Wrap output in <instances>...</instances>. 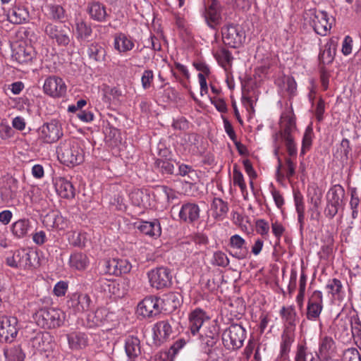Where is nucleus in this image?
Instances as JSON below:
<instances>
[{"mask_svg": "<svg viewBox=\"0 0 361 361\" xmlns=\"http://www.w3.org/2000/svg\"><path fill=\"white\" fill-rule=\"evenodd\" d=\"M279 132L273 135L274 154L278 158L279 165L276 172L279 174L282 167L281 159L279 157V152L281 148L278 140L281 139L284 142L287 152L290 157H296L298 153L297 144L295 141L293 133L297 130L295 116L291 106L286 107L282 112L279 121Z\"/></svg>", "mask_w": 361, "mask_h": 361, "instance_id": "f257e3e1", "label": "nucleus"}, {"mask_svg": "<svg viewBox=\"0 0 361 361\" xmlns=\"http://www.w3.org/2000/svg\"><path fill=\"white\" fill-rule=\"evenodd\" d=\"M32 317L38 326L45 329H51L60 327L63 324L66 314L58 308L44 307L36 311Z\"/></svg>", "mask_w": 361, "mask_h": 361, "instance_id": "f03ea898", "label": "nucleus"}, {"mask_svg": "<svg viewBox=\"0 0 361 361\" xmlns=\"http://www.w3.org/2000/svg\"><path fill=\"white\" fill-rule=\"evenodd\" d=\"M305 18L313 27L315 32L321 36H326L331 29L334 19L326 11L310 9L305 13Z\"/></svg>", "mask_w": 361, "mask_h": 361, "instance_id": "7ed1b4c3", "label": "nucleus"}, {"mask_svg": "<svg viewBox=\"0 0 361 361\" xmlns=\"http://www.w3.org/2000/svg\"><path fill=\"white\" fill-rule=\"evenodd\" d=\"M56 152L59 159L67 166L77 165L83 161L82 149L76 141H65L59 145Z\"/></svg>", "mask_w": 361, "mask_h": 361, "instance_id": "20e7f679", "label": "nucleus"}, {"mask_svg": "<svg viewBox=\"0 0 361 361\" xmlns=\"http://www.w3.org/2000/svg\"><path fill=\"white\" fill-rule=\"evenodd\" d=\"M246 338V331L240 324H233L226 328L221 334L222 342L228 350L240 348Z\"/></svg>", "mask_w": 361, "mask_h": 361, "instance_id": "39448f33", "label": "nucleus"}, {"mask_svg": "<svg viewBox=\"0 0 361 361\" xmlns=\"http://www.w3.org/2000/svg\"><path fill=\"white\" fill-rule=\"evenodd\" d=\"M345 189L340 184L331 186L326 194V205L324 214L326 217L332 219L338 213L345 197Z\"/></svg>", "mask_w": 361, "mask_h": 361, "instance_id": "423d86ee", "label": "nucleus"}, {"mask_svg": "<svg viewBox=\"0 0 361 361\" xmlns=\"http://www.w3.org/2000/svg\"><path fill=\"white\" fill-rule=\"evenodd\" d=\"M221 35L224 43L232 48L240 47L245 40V31L238 25H224L221 29Z\"/></svg>", "mask_w": 361, "mask_h": 361, "instance_id": "0eeeda50", "label": "nucleus"}, {"mask_svg": "<svg viewBox=\"0 0 361 361\" xmlns=\"http://www.w3.org/2000/svg\"><path fill=\"white\" fill-rule=\"evenodd\" d=\"M149 284L157 289L169 288L172 284V274L169 269L161 267L147 273Z\"/></svg>", "mask_w": 361, "mask_h": 361, "instance_id": "6e6552de", "label": "nucleus"}, {"mask_svg": "<svg viewBox=\"0 0 361 361\" xmlns=\"http://www.w3.org/2000/svg\"><path fill=\"white\" fill-rule=\"evenodd\" d=\"M43 92L52 98H61L66 95L67 86L64 80L56 75L47 77L43 84Z\"/></svg>", "mask_w": 361, "mask_h": 361, "instance_id": "1a4fd4ad", "label": "nucleus"}, {"mask_svg": "<svg viewBox=\"0 0 361 361\" xmlns=\"http://www.w3.org/2000/svg\"><path fill=\"white\" fill-rule=\"evenodd\" d=\"M63 136L61 123L56 120H52L42 126L39 130V139L46 143L56 142Z\"/></svg>", "mask_w": 361, "mask_h": 361, "instance_id": "9d476101", "label": "nucleus"}, {"mask_svg": "<svg viewBox=\"0 0 361 361\" xmlns=\"http://www.w3.org/2000/svg\"><path fill=\"white\" fill-rule=\"evenodd\" d=\"M18 331V319L15 317H0V341L11 343L16 337Z\"/></svg>", "mask_w": 361, "mask_h": 361, "instance_id": "9b49d317", "label": "nucleus"}, {"mask_svg": "<svg viewBox=\"0 0 361 361\" xmlns=\"http://www.w3.org/2000/svg\"><path fill=\"white\" fill-rule=\"evenodd\" d=\"M116 319L115 312L104 307H98L94 312L89 313L87 317L90 327L101 326Z\"/></svg>", "mask_w": 361, "mask_h": 361, "instance_id": "f8f14e48", "label": "nucleus"}, {"mask_svg": "<svg viewBox=\"0 0 361 361\" xmlns=\"http://www.w3.org/2000/svg\"><path fill=\"white\" fill-rule=\"evenodd\" d=\"M323 293L316 290L312 292L308 299L307 305L306 317L310 321H317L323 310L324 307Z\"/></svg>", "mask_w": 361, "mask_h": 361, "instance_id": "ddd939ff", "label": "nucleus"}, {"mask_svg": "<svg viewBox=\"0 0 361 361\" xmlns=\"http://www.w3.org/2000/svg\"><path fill=\"white\" fill-rule=\"evenodd\" d=\"M18 181L17 179L9 177L0 188V197L3 203L11 205L17 197L18 192Z\"/></svg>", "mask_w": 361, "mask_h": 361, "instance_id": "4468645a", "label": "nucleus"}, {"mask_svg": "<svg viewBox=\"0 0 361 361\" xmlns=\"http://www.w3.org/2000/svg\"><path fill=\"white\" fill-rule=\"evenodd\" d=\"M91 303L90 297L86 293H73L67 300V307L73 314L87 311Z\"/></svg>", "mask_w": 361, "mask_h": 361, "instance_id": "2eb2a0df", "label": "nucleus"}, {"mask_svg": "<svg viewBox=\"0 0 361 361\" xmlns=\"http://www.w3.org/2000/svg\"><path fill=\"white\" fill-rule=\"evenodd\" d=\"M6 262L13 268L27 269L32 266L30 253L25 249H20L7 256Z\"/></svg>", "mask_w": 361, "mask_h": 361, "instance_id": "dca6fc26", "label": "nucleus"}, {"mask_svg": "<svg viewBox=\"0 0 361 361\" xmlns=\"http://www.w3.org/2000/svg\"><path fill=\"white\" fill-rule=\"evenodd\" d=\"M336 345L334 339L329 336L320 338L318 350L316 353L320 361H329L336 355Z\"/></svg>", "mask_w": 361, "mask_h": 361, "instance_id": "f3484780", "label": "nucleus"}, {"mask_svg": "<svg viewBox=\"0 0 361 361\" xmlns=\"http://www.w3.org/2000/svg\"><path fill=\"white\" fill-rule=\"evenodd\" d=\"M160 312L159 299L147 297L140 302L137 307V313L143 318H150Z\"/></svg>", "mask_w": 361, "mask_h": 361, "instance_id": "a211bd4d", "label": "nucleus"}, {"mask_svg": "<svg viewBox=\"0 0 361 361\" xmlns=\"http://www.w3.org/2000/svg\"><path fill=\"white\" fill-rule=\"evenodd\" d=\"M114 49L121 55H126L135 47L134 39L123 32H117L114 36L113 42Z\"/></svg>", "mask_w": 361, "mask_h": 361, "instance_id": "6ab92c4d", "label": "nucleus"}, {"mask_svg": "<svg viewBox=\"0 0 361 361\" xmlns=\"http://www.w3.org/2000/svg\"><path fill=\"white\" fill-rule=\"evenodd\" d=\"M209 319L207 312L201 308H195L188 314V329L193 336L200 330L203 324Z\"/></svg>", "mask_w": 361, "mask_h": 361, "instance_id": "aec40b11", "label": "nucleus"}, {"mask_svg": "<svg viewBox=\"0 0 361 361\" xmlns=\"http://www.w3.org/2000/svg\"><path fill=\"white\" fill-rule=\"evenodd\" d=\"M154 343L157 345H160L166 341L173 334V329L168 321H160L157 322L153 328Z\"/></svg>", "mask_w": 361, "mask_h": 361, "instance_id": "412c9836", "label": "nucleus"}, {"mask_svg": "<svg viewBox=\"0 0 361 361\" xmlns=\"http://www.w3.org/2000/svg\"><path fill=\"white\" fill-rule=\"evenodd\" d=\"M106 272L119 276L128 274L132 269L130 262L126 259H110L105 261Z\"/></svg>", "mask_w": 361, "mask_h": 361, "instance_id": "4be33fe9", "label": "nucleus"}, {"mask_svg": "<svg viewBox=\"0 0 361 361\" xmlns=\"http://www.w3.org/2000/svg\"><path fill=\"white\" fill-rule=\"evenodd\" d=\"M66 338L69 348L73 351L85 349L90 344L89 335L82 331H72Z\"/></svg>", "mask_w": 361, "mask_h": 361, "instance_id": "5701e85b", "label": "nucleus"}, {"mask_svg": "<svg viewBox=\"0 0 361 361\" xmlns=\"http://www.w3.org/2000/svg\"><path fill=\"white\" fill-rule=\"evenodd\" d=\"M55 190L59 196L65 199H72L75 197V188L72 183L66 178L57 176L53 179Z\"/></svg>", "mask_w": 361, "mask_h": 361, "instance_id": "b1692460", "label": "nucleus"}, {"mask_svg": "<svg viewBox=\"0 0 361 361\" xmlns=\"http://www.w3.org/2000/svg\"><path fill=\"white\" fill-rule=\"evenodd\" d=\"M44 31L50 38L54 39L59 46L66 47L71 42L69 35L61 26L49 23L46 25Z\"/></svg>", "mask_w": 361, "mask_h": 361, "instance_id": "393cba45", "label": "nucleus"}, {"mask_svg": "<svg viewBox=\"0 0 361 361\" xmlns=\"http://www.w3.org/2000/svg\"><path fill=\"white\" fill-rule=\"evenodd\" d=\"M246 244L245 240L240 235L234 234L231 235L229 239V246L235 250L233 256L238 259H245L248 255Z\"/></svg>", "mask_w": 361, "mask_h": 361, "instance_id": "a878e982", "label": "nucleus"}, {"mask_svg": "<svg viewBox=\"0 0 361 361\" xmlns=\"http://www.w3.org/2000/svg\"><path fill=\"white\" fill-rule=\"evenodd\" d=\"M200 209L195 203H185L181 206L178 216L180 220L186 223H192L200 217Z\"/></svg>", "mask_w": 361, "mask_h": 361, "instance_id": "bb28decb", "label": "nucleus"}, {"mask_svg": "<svg viewBox=\"0 0 361 361\" xmlns=\"http://www.w3.org/2000/svg\"><path fill=\"white\" fill-rule=\"evenodd\" d=\"M124 347L128 361H136L141 354L140 339L135 336H128L125 340Z\"/></svg>", "mask_w": 361, "mask_h": 361, "instance_id": "cd10ccee", "label": "nucleus"}, {"mask_svg": "<svg viewBox=\"0 0 361 361\" xmlns=\"http://www.w3.org/2000/svg\"><path fill=\"white\" fill-rule=\"evenodd\" d=\"M322 191L319 187L312 185L308 188L307 197L314 207V211L311 215L312 219H318L320 216V212L318 209L322 203Z\"/></svg>", "mask_w": 361, "mask_h": 361, "instance_id": "c85d7f7f", "label": "nucleus"}, {"mask_svg": "<svg viewBox=\"0 0 361 361\" xmlns=\"http://www.w3.org/2000/svg\"><path fill=\"white\" fill-rule=\"evenodd\" d=\"M7 18L13 24H22L28 20L29 11L21 5L13 6L7 13Z\"/></svg>", "mask_w": 361, "mask_h": 361, "instance_id": "c756f323", "label": "nucleus"}, {"mask_svg": "<svg viewBox=\"0 0 361 361\" xmlns=\"http://www.w3.org/2000/svg\"><path fill=\"white\" fill-rule=\"evenodd\" d=\"M43 224L48 228L65 230L68 227V221L61 214L51 212L47 214L43 219Z\"/></svg>", "mask_w": 361, "mask_h": 361, "instance_id": "7c9ffc66", "label": "nucleus"}, {"mask_svg": "<svg viewBox=\"0 0 361 361\" xmlns=\"http://www.w3.org/2000/svg\"><path fill=\"white\" fill-rule=\"evenodd\" d=\"M87 11L90 18L93 20L97 22H105L106 20L108 14L106 6L103 4L97 1L90 2L87 5Z\"/></svg>", "mask_w": 361, "mask_h": 361, "instance_id": "2f4dec72", "label": "nucleus"}, {"mask_svg": "<svg viewBox=\"0 0 361 361\" xmlns=\"http://www.w3.org/2000/svg\"><path fill=\"white\" fill-rule=\"evenodd\" d=\"M68 264L74 270L83 271L89 266L90 259L86 254L75 252L70 255Z\"/></svg>", "mask_w": 361, "mask_h": 361, "instance_id": "473e14b6", "label": "nucleus"}, {"mask_svg": "<svg viewBox=\"0 0 361 361\" xmlns=\"http://www.w3.org/2000/svg\"><path fill=\"white\" fill-rule=\"evenodd\" d=\"M137 228L143 234L152 238H158L161 233L160 223L157 219L152 221H141Z\"/></svg>", "mask_w": 361, "mask_h": 361, "instance_id": "72a5a7b5", "label": "nucleus"}, {"mask_svg": "<svg viewBox=\"0 0 361 361\" xmlns=\"http://www.w3.org/2000/svg\"><path fill=\"white\" fill-rule=\"evenodd\" d=\"M221 19L219 5L216 1H213L206 9L205 20L208 25L214 29L219 24Z\"/></svg>", "mask_w": 361, "mask_h": 361, "instance_id": "f704fd0d", "label": "nucleus"}, {"mask_svg": "<svg viewBox=\"0 0 361 361\" xmlns=\"http://www.w3.org/2000/svg\"><path fill=\"white\" fill-rule=\"evenodd\" d=\"M75 35L78 39L85 40L92 35V30L90 25L81 17L75 19Z\"/></svg>", "mask_w": 361, "mask_h": 361, "instance_id": "c9c22d12", "label": "nucleus"}, {"mask_svg": "<svg viewBox=\"0 0 361 361\" xmlns=\"http://www.w3.org/2000/svg\"><path fill=\"white\" fill-rule=\"evenodd\" d=\"M51 341L49 333H39L32 339V345L39 351L47 352L51 348Z\"/></svg>", "mask_w": 361, "mask_h": 361, "instance_id": "e433bc0d", "label": "nucleus"}, {"mask_svg": "<svg viewBox=\"0 0 361 361\" xmlns=\"http://www.w3.org/2000/svg\"><path fill=\"white\" fill-rule=\"evenodd\" d=\"M211 210L214 219L222 220L226 217L228 207L226 202L221 198L216 197L213 200Z\"/></svg>", "mask_w": 361, "mask_h": 361, "instance_id": "4c0bfd02", "label": "nucleus"}, {"mask_svg": "<svg viewBox=\"0 0 361 361\" xmlns=\"http://www.w3.org/2000/svg\"><path fill=\"white\" fill-rule=\"evenodd\" d=\"M30 229V223L28 219H20L11 225V232L17 238H23L27 235Z\"/></svg>", "mask_w": 361, "mask_h": 361, "instance_id": "58836bf2", "label": "nucleus"}, {"mask_svg": "<svg viewBox=\"0 0 361 361\" xmlns=\"http://www.w3.org/2000/svg\"><path fill=\"white\" fill-rule=\"evenodd\" d=\"M314 131L312 125H309L305 130L302 139V145L300 149V156H304L308 151L310 150L313 138H314Z\"/></svg>", "mask_w": 361, "mask_h": 361, "instance_id": "ea45409f", "label": "nucleus"}, {"mask_svg": "<svg viewBox=\"0 0 361 361\" xmlns=\"http://www.w3.org/2000/svg\"><path fill=\"white\" fill-rule=\"evenodd\" d=\"M87 54L91 59L95 61H103L106 56V51L98 43H92L87 49Z\"/></svg>", "mask_w": 361, "mask_h": 361, "instance_id": "a19ab883", "label": "nucleus"}, {"mask_svg": "<svg viewBox=\"0 0 361 361\" xmlns=\"http://www.w3.org/2000/svg\"><path fill=\"white\" fill-rule=\"evenodd\" d=\"M129 197L132 203L137 207H147L149 204H147L148 196L147 194L139 189L133 190L129 194Z\"/></svg>", "mask_w": 361, "mask_h": 361, "instance_id": "79ce46f5", "label": "nucleus"}, {"mask_svg": "<svg viewBox=\"0 0 361 361\" xmlns=\"http://www.w3.org/2000/svg\"><path fill=\"white\" fill-rule=\"evenodd\" d=\"M214 56L218 63L227 72L233 59L231 52L226 49H221L216 52Z\"/></svg>", "mask_w": 361, "mask_h": 361, "instance_id": "37998d69", "label": "nucleus"}, {"mask_svg": "<svg viewBox=\"0 0 361 361\" xmlns=\"http://www.w3.org/2000/svg\"><path fill=\"white\" fill-rule=\"evenodd\" d=\"M6 361H23L25 354L19 346H13L4 349Z\"/></svg>", "mask_w": 361, "mask_h": 361, "instance_id": "c03bdc74", "label": "nucleus"}, {"mask_svg": "<svg viewBox=\"0 0 361 361\" xmlns=\"http://www.w3.org/2000/svg\"><path fill=\"white\" fill-rule=\"evenodd\" d=\"M281 318L289 325H295L297 312L293 306L282 307L280 310Z\"/></svg>", "mask_w": 361, "mask_h": 361, "instance_id": "a18cd8bd", "label": "nucleus"}, {"mask_svg": "<svg viewBox=\"0 0 361 361\" xmlns=\"http://www.w3.org/2000/svg\"><path fill=\"white\" fill-rule=\"evenodd\" d=\"M233 183L234 185H237L240 188L242 193L247 192V185L243 174L238 169V167L236 164L233 166Z\"/></svg>", "mask_w": 361, "mask_h": 361, "instance_id": "49530a36", "label": "nucleus"}, {"mask_svg": "<svg viewBox=\"0 0 361 361\" xmlns=\"http://www.w3.org/2000/svg\"><path fill=\"white\" fill-rule=\"evenodd\" d=\"M15 132L6 119L0 121V141H6L14 136Z\"/></svg>", "mask_w": 361, "mask_h": 361, "instance_id": "de8ad7c7", "label": "nucleus"}, {"mask_svg": "<svg viewBox=\"0 0 361 361\" xmlns=\"http://www.w3.org/2000/svg\"><path fill=\"white\" fill-rule=\"evenodd\" d=\"M104 284L106 285L109 292L115 298H122L126 294V291L122 286L116 281H106Z\"/></svg>", "mask_w": 361, "mask_h": 361, "instance_id": "09e8293b", "label": "nucleus"}, {"mask_svg": "<svg viewBox=\"0 0 361 361\" xmlns=\"http://www.w3.org/2000/svg\"><path fill=\"white\" fill-rule=\"evenodd\" d=\"M211 262L214 266L226 267L229 263V259L222 251H216L214 252Z\"/></svg>", "mask_w": 361, "mask_h": 361, "instance_id": "8fccbe9b", "label": "nucleus"}, {"mask_svg": "<svg viewBox=\"0 0 361 361\" xmlns=\"http://www.w3.org/2000/svg\"><path fill=\"white\" fill-rule=\"evenodd\" d=\"M49 14L53 20L62 21L65 18V11L59 5L49 4L47 6Z\"/></svg>", "mask_w": 361, "mask_h": 361, "instance_id": "3c124183", "label": "nucleus"}, {"mask_svg": "<svg viewBox=\"0 0 361 361\" xmlns=\"http://www.w3.org/2000/svg\"><path fill=\"white\" fill-rule=\"evenodd\" d=\"M293 341L294 338L291 334L288 333H283L282 334L280 344V353L281 355H286L290 352Z\"/></svg>", "mask_w": 361, "mask_h": 361, "instance_id": "603ef678", "label": "nucleus"}, {"mask_svg": "<svg viewBox=\"0 0 361 361\" xmlns=\"http://www.w3.org/2000/svg\"><path fill=\"white\" fill-rule=\"evenodd\" d=\"M200 343L204 353L209 355L212 353V348L216 345L218 339L208 336L200 334Z\"/></svg>", "mask_w": 361, "mask_h": 361, "instance_id": "864d4df0", "label": "nucleus"}, {"mask_svg": "<svg viewBox=\"0 0 361 361\" xmlns=\"http://www.w3.org/2000/svg\"><path fill=\"white\" fill-rule=\"evenodd\" d=\"M102 100L107 104H110L112 99H118L121 95L120 92L116 88L110 87L109 86H105L102 89Z\"/></svg>", "mask_w": 361, "mask_h": 361, "instance_id": "5fc2aeb1", "label": "nucleus"}, {"mask_svg": "<svg viewBox=\"0 0 361 361\" xmlns=\"http://www.w3.org/2000/svg\"><path fill=\"white\" fill-rule=\"evenodd\" d=\"M326 288L329 290V293L332 296L338 295L343 288L341 281L338 279H329L326 285Z\"/></svg>", "mask_w": 361, "mask_h": 361, "instance_id": "6e6d98bb", "label": "nucleus"}, {"mask_svg": "<svg viewBox=\"0 0 361 361\" xmlns=\"http://www.w3.org/2000/svg\"><path fill=\"white\" fill-rule=\"evenodd\" d=\"M308 350L305 344L299 343L297 345L293 361H307Z\"/></svg>", "mask_w": 361, "mask_h": 361, "instance_id": "4d7b16f0", "label": "nucleus"}, {"mask_svg": "<svg viewBox=\"0 0 361 361\" xmlns=\"http://www.w3.org/2000/svg\"><path fill=\"white\" fill-rule=\"evenodd\" d=\"M219 326L216 320H213L204 330L202 335L219 338Z\"/></svg>", "mask_w": 361, "mask_h": 361, "instance_id": "13d9d810", "label": "nucleus"}, {"mask_svg": "<svg viewBox=\"0 0 361 361\" xmlns=\"http://www.w3.org/2000/svg\"><path fill=\"white\" fill-rule=\"evenodd\" d=\"M20 63H27L32 60L34 54L31 47L20 49L17 53Z\"/></svg>", "mask_w": 361, "mask_h": 361, "instance_id": "bf43d9fd", "label": "nucleus"}, {"mask_svg": "<svg viewBox=\"0 0 361 361\" xmlns=\"http://www.w3.org/2000/svg\"><path fill=\"white\" fill-rule=\"evenodd\" d=\"M156 165L163 173L172 174L173 172V164L169 160L158 159Z\"/></svg>", "mask_w": 361, "mask_h": 361, "instance_id": "052dcab7", "label": "nucleus"}, {"mask_svg": "<svg viewBox=\"0 0 361 361\" xmlns=\"http://www.w3.org/2000/svg\"><path fill=\"white\" fill-rule=\"evenodd\" d=\"M154 80V73L152 70L144 71L141 77L142 87L144 90L149 89Z\"/></svg>", "mask_w": 361, "mask_h": 361, "instance_id": "680f3d73", "label": "nucleus"}, {"mask_svg": "<svg viewBox=\"0 0 361 361\" xmlns=\"http://www.w3.org/2000/svg\"><path fill=\"white\" fill-rule=\"evenodd\" d=\"M351 151L350 141L347 138H343L341 142L340 152L341 159L342 161H346L348 159L350 152Z\"/></svg>", "mask_w": 361, "mask_h": 361, "instance_id": "e2e57ef3", "label": "nucleus"}, {"mask_svg": "<svg viewBox=\"0 0 361 361\" xmlns=\"http://www.w3.org/2000/svg\"><path fill=\"white\" fill-rule=\"evenodd\" d=\"M68 288V282L64 281H60L55 284L53 289V293L57 297H62L66 295Z\"/></svg>", "mask_w": 361, "mask_h": 361, "instance_id": "0e129e2a", "label": "nucleus"}, {"mask_svg": "<svg viewBox=\"0 0 361 361\" xmlns=\"http://www.w3.org/2000/svg\"><path fill=\"white\" fill-rule=\"evenodd\" d=\"M243 164L244 166L245 171L250 178V185L252 188L253 180L257 177V173L254 168L252 167V164L249 159L243 160Z\"/></svg>", "mask_w": 361, "mask_h": 361, "instance_id": "69168bd1", "label": "nucleus"}, {"mask_svg": "<svg viewBox=\"0 0 361 361\" xmlns=\"http://www.w3.org/2000/svg\"><path fill=\"white\" fill-rule=\"evenodd\" d=\"M345 361H361V355L355 348H348L344 352Z\"/></svg>", "mask_w": 361, "mask_h": 361, "instance_id": "338daca9", "label": "nucleus"}, {"mask_svg": "<svg viewBox=\"0 0 361 361\" xmlns=\"http://www.w3.org/2000/svg\"><path fill=\"white\" fill-rule=\"evenodd\" d=\"M271 231L277 241L279 242L285 232V227L279 221H275L271 223Z\"/></svg>", "mask_w": 361, "mask_h": 361, "instance_id": "774afa93", "label": "nucleus"}]
</instances>
